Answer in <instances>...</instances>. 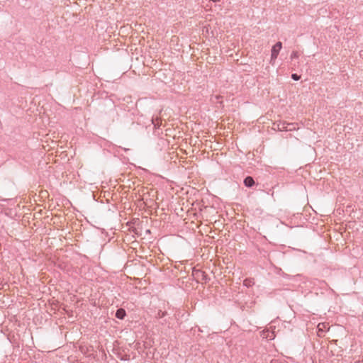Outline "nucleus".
I'll return each mask as SVG.
<instances>
[{"label":"nucleus","instance_id":"obj_1","mask_svg":"<svg viewBox=\"0 0 363 363\" xmlns=\"http://www.w3.org/2000/svg\"><path fill=\"white\" fill-rule=\"evenodd\" d=\"M192 275L197 282L204 281L205 283H206L210 280L209 277L205 273V272L200 269L194 268L192 271Z\"/></svg>","mask_w":363,"mask_h":363},{"label":"nucleus","instance_id":"obj_2","mask_svg":"<svg viewBox=\"0 0 363 363\" xmlns=\"http://www.w3.org/2000/svg\"><path fill=\"white\" fill-rule=\"evenodd\" d=\"M282 48V43L281 42H277L274 45H273L272 48V53H271V62L274 61Z\"/></svg>","mask_w":363,"mask_h":363},{"label":"nucleus","instance_id":"obj_3","mask_svg":"<svg viewBox=\"0 0 363 363\" xmlns=\"http://www.w3.org/2000/svg\"><path fill=\"white\" fill-rule=\"evenodd\" d=\"M126 315V312L123 308H118L115 314V316L120 320H123Z\"/></svg>","mask_w":363,"mask_h":363},{"label":"nucleus","instance_id":"obj_4","mask_svg":"<svg viewBox=\"0 0 363 363\" xmlns=\"http://www.w3.org/2000/svg\"><path fill=\"white\" fill-rule=\"evenodd\" d=\"M152 123L153 124L155 128H159L161 125V120L159 118H152L151 119Z\"/></svg>","mask_w":363,"mask_h":363},{"label":"nucleus","instance_id":"obj_5","mask_svg":"<svg viewBox=\"0 0 363 363\" xmlns=\"http://www.w3.org/2000/svg\"><path fill=\"white\" fill-rule=\"evenodd\" d=\"M243 182H244V184H245V186L246 187L250 188V176H247V177L245 178V179H244Z\"/></svg>","mask_w":363,"mask_h":363},{"label":"nucleus","instance_id":"obj_6","mask_svg":"<svg viewBox=\"0 0 363 363\" xmlns=\"http://www.w3.org/2000/svg\"><path fill=\"white\" fill-rule=\"evenodd\" d=\"M269 333L270 332L269 330H267V331L263 330L262 331V337L263 338H268V337H269V339H272V337L269 336Z\"/></svg>","mask_w":363,"mask_h":363},{"label":"nucleus","instance_id":"obj_7","mask_svg":"<svg viewBox=\"0 0 363 363\" xmlns=\"http://www.w3.org/2000/svg\"><path fill=\"white\" fill-rule=\"evenodd\" d=\"M299 57V54L297 51H293L291 55V60H294V59H296Z\"/></svg>","mask_w":363,"mask_h":363},{"label":"nucleus","instance_id":"obj_8","mask_svg":"<svg viewBox=\"0 0 363 363\" xmlns=\"http://www.w3.org/2000/svg\"><path fill=\"white\" fill-rule=\"evenodd\" d=\"M291 78L294 80V81H298L301 79V76L297 74H291Z\"/></svg>","mask_w":363,"mask_h":363},{"label":"nucleus","instance_id":"obj_9","mask_svg":"<svg viewBox=\"0 0 363 363\" xmlns=\"http://www.w3.org/2000/svg\"><path fill=\"white\" fill-rule=\"evenodd\" d=\"M243 284L245 286H246L247 288H249L250 287V280L248 279H245L244 281H243Z\"/></svg>","mask_w":363,"mask_h":363},{"label":"nucleus","instance_id":"obj_10","mask_svg":"<svg viewBox=\"0 0 363 363\" xmlns=\"http://www.w3.org/2000/svg\"><path fill=\"white\" fill-rule=\"evenodd\" d=\"M165 315H166V312H163V311H160L158 312V317H159V318H162V317H164Z\"/></svg>","mask_w":363,"mask_h":363},{"label":"nucleus","instance_id":"obj_11","mask_svg":"<svg viewBox=\"0 0 363 363\" xmlns=\"http://www.w3.org/2000/svg\"><path fill=\"white\" fill-rule=\"evenodd\" d=\"M250 182H251V188H252L254 186V185L255 184V182L252 177H251Z\"/></svg>","mask_w":363,"mask_h":363},{"label":"nucleus","instance_id":"obj_12","mask_svg":"<svg viewBox=\"0 0 363 363\" xmlns=\"http://www.w3.org/2000/svg\"><path fill=\"white\" fill-rule=\"evenodd\" d=\"M279 129H280L281 130H289V129L287 128V127H285V126H283V127H281V128H279Z\"/></svg>","mask_w":363,"mask_h":363}]
</instances>
